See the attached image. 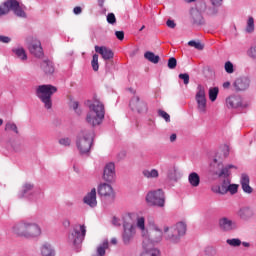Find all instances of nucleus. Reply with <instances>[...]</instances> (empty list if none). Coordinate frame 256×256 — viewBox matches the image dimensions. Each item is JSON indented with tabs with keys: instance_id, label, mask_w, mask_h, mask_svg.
Listing matches in <instances>:
<instances>
[{
	"instance_id": "obj_1",
	"label": "nucleus",
	"mask_w": 256,
	"mask_h": 256,
	"mask_svg": "<svg viewBox=\"0 0 256 256\" xmlns=\"http://www.w3.org/2000/svg\"><path fill=\"white\" fill-rule=\"evenodd\" d=\"M13 232L18 237H24V239H37L41 237L43 230H41L39 224L24 220L13 227Z\"/></svg>"
},
{
	"instance_id": "obj_2",
	"label": "nucleus",
	"mask_w": 256,
	"mask_h": 256,
	"mask_svg": "<svg viewBox=\"0 0 256 256\" xmlns=\"http://www.w3.org/2000/svg\"><path fill=\"white\" fill-rule=\"evenodd\" d=\"M90 111L86 116V121L92 127H97L103 123L105 119V105L99 100H94L93 103L89 104Z\"/></svg>"
},
{
	"instance_id": "obj_3",
	"label": "nucleus",
	"mask_w": 256,
	"mask_h": 256,
	"mask_svg": "<svg viewBox=\"0 0 256 256\" xmlns=\"http://www.w3.org/2000/svg\"><path fill=\"white\" fill-rule=\"evenodd\" d=\"M164 237L170 243H179L182 237L187 234V223L180 221L173 226L164 227Z\"/></svg>"
},
{
	"instance_id": "obj_4",
	"label": "nucleus",
	"mask_w": 256,
	"mask_h": 256,
	"mask_svg": "<svg viewBox=\"0 0 256 256\" xmlns=\"http://www.w3.org/2000/svg\"><path fill=\"white\" fill-rule=\"evenodd\" d=\"M135 214H125L122 217L123 221V233H122V241L124 245H131L133 243V240L135 239V235L137 233L135 228V222L133 219H135Z\"/></svg>"
},
{
	"instance_id": "obj_5",
	"label": "nucleus",
	"mask_w": 256,
	"mask_h": 256,
	"mask_svg": "<svg viewBox=\"0 0 256 256\" xmlns=\"http://www.w3.org/2000/svg\"><path fill=\"white\" fill-rule=\"evenodd\" d=\"M95 138V132L93 130H81L76 138V147L81 155H87L91 151V145H93V139Z\"/></svg>"
},
{
	"instance_id": "obj_6",
	"label": "nucleus",
	"mask_w": 256,
	"mask_h": 256,
	"mask_svg": "<svg viewBox=\"0 0 256 256\" xmlns=\"http://www.w3.org/2000/svg\"><path fill=\"white\" fill-rule=\"evenodd\" d=\"M85 235H87V226H85V224H75L72 231L68 234V245L74 249H79V247H81V243L85 241Z\"/></svg>"
},
{
	"instance_id": "obj_7",
	"label": "nucleus",
	"mask_w": 256,
	"mask_h": 256,
	"mask_svg": "<svg viewBox=\"0 0 256 256\" xmlns=\"http://www.w3.org/2000/svg\"><path fill=\"white\" fill-rule=\"evenodd\" d=\"M54 93H57V87L50 84L40 85L36 88V96L44 103L45 109L53 107L51 97H53Z\"/></svg>"
},
{
	"instance_id": "obj_8",
	"label": "nucleus",
	"mask_w": 256,
	"mask_h": 256,
	"mask_svg": "<svg viewBox=\"0 0 256 256\" xmlns=\"http://www.w3.org/2000/svg\"><path fill=\"white\" fill-rule=\"evenodd\" d=\"M10 11H13L17 17H27L17 0H7L0 5V17L9 15Z\"/></svg>"
},
{
	"instance_id": "obj_9",
	"label": "nucleus",
	"mask_w": 256,
	"mask_h": 256,
	"mask_svg": "<svg viewBox=\"0 0 256 256\" xmlns=\"http://www.w3.org/2000/svg\"><path fill=\"white\" fill-rule=\"evenodd\" d=\"M19 199H29L30 201H38L43 198V193L40 190L35 189V186L31 183H25L22 185L21 190L18 193Z\"/></svg>"
},
{
	"instance_id": "obj_10",
	"label": "nucleus",
	"mask_w": 256,
	"mask_h": 256,
	"mask_svg": "<svg viewBox=\"0 0 256 256\" xmlns=\"http://www.w3.org/2000/svg\"><path fill=\"white\" fill-rule=\"evenodd\" d=\"M146 201L156 207H165V192L162 189L150 191L146 195Z\"/></svg>"
},
{
	"instance_id": "obj_11",
	"label": "nucleus",
	"mask_w": 256,
	"mask_h": 256,
	"mask_svg": "<svg viewBox=\"0 0 256 256\" xmlns=\"http://www.w3.org/2000/svg\"><path fill=\"white\" fill-rule=\"evenodd\" d=\"M195 99L199 113H207V96L202 85H198Z\"/></svg>"
},
{
	"instance_id": "obj_12",
	"label": "nucleus",
	"mask_w": 256,
	"mask_h": 256,
	"mask_svg": "<svg viewBox=\"0 0 256 256\" xmlns=\"http://www.w3.org/2000/svg\"><path fill=\"white\" fill-rule=\"evenodd\" d=\"M97 191L101 199H109L110 201H113V199H115V190L113 189V186H111V184L100 183L97 187Z\"/></svg>"
},
{
	"instance_id": "obj_13",
	"label": "nucleus",
	"mask_w": 256,
	"mask_h": 256,
	"mask_svg": "<svg viewBox=\"0 0 256 256\" xmlns=\"http://www.w3.org/2000/svg\"><path fill=\"white\" fill-rule=\"evenodd\" d=\"M147 238L144 237V241L146 243L150 241V243H161L163 240V230L159 228L157 225H152L150 230H149V235L146 236Z\"/></svg>"
},
{
	"instance_id": "obj_14",
	"label": "nucleus",
	"mask_w": 256,
	"mask_h": 256,
	"mask_svg": "<svg viewBox=\"0 0 256 256\" xmlns=\"http://www.w3.org/2000/svg\"><path fill=\"white\" fill-rule=\"evenodd\" d=\"M218 226L220 227L221 231H224L226 233L235 231L238 228L237 222L227 217L220 218L218 220Z\"/></svg>"
},
{
	"instance_id": "obj_15",
	"label": "nucleus",
	"mask_w": 256,
	"mask_h": 256,
	"mask_svg": "<svg viewBox=\"0 0 256 256\" xmlns=\"http://www.w3.org/2000/svg\"><path fill=\"white\" fill-rule=\"evenodd\" d=\"M226 157H229V146L223 145L220 148V153L218 152L211 161L210 166L215 167L217 165L218 167H221V165H223V159H226Z\"/></svg>"
},
{
	"instance_id": "obj_16",
	"label": "nucleus",
	"mask_w": 256,
	"mask_h": 256,
	"mask_svg": "<svg viewBox=\"0 0 256 256\" xmlns=\"http://www.w3.org/2000/svg\"><path fill=\"white\" fill-rule=\"evenodd\" d=\"M130 108L137 113H147V103L141 100L139 96H134L130 100Z\"/></svg>"
},
{
	"instance_id": "obj_17",
	"label": "nucleus",
	"mask_w": 256,
	"mask_h": 256,
	"mask_svg": "<svg viewBox=\"0 0 256 256\" xmlns=\"http://www.w3.org/2000/svg\"><path fill=\"white\" fill-rule=\"evenodd\" d=\"M226 106L228 109H239L246 107L245 104H243V99L241 96L237 95H232L226 98Z\"/></svg>"
},
{
	"instance_id": "obj_18",
	"label": "nucleus",
	"mask_w": 256,
	"mask_h": 256,
	"mask_svg": "<svg viewBox=\"0 0 256 256\" xmlns=\"http://www.w3.org/2000/svg\"><path fill=\"white\" fill-rule=\"evenodd\" d=\"M115 175V163H107L103 171L104 181H107V183H112V181H115Z\"/></svg>"
},
{
	"instance_id": "obj_19",
	"label": "nucleus",
	"mask_w": 256,
	"mask_h": 256,
	"mask_svg": "<svg viewBox=\"0 0 256 256\" xmlns=\"http://www.w3.org/2000/svg\"><path fill=\"white\" fill-rule=\"evenodd\" d=\"M217 167L218 169H220V171H216L215 175H217V177H219V179H229V176L231 175V169H236L235 165L233 164H228L226 166H214Z\"/></svg>"
},
{
	"instance_id": "obj_20",
	"label": "nucleus",
	"mask_w": 256,
	"mask_h": 256,
	"mask_svg": "<svg viewBox=\"0 0 256 256\" xmlns=\"http://www.w3.org/2000/svg\"><path fill=\"white\" fill-rule=\"evenodd\" d=\"M140 256H161V251L158 248L147 245V240H143V251Z\"/></svg>"
},
{
	"instance_id": "obj_21",
	"label": "nucleus",
	"mask_w": 256,
	"mask_h": 256,
	"mask_svg": "<svg viewBox=\"0 0 256 256\" xmlns=\"http://www.w3.org/2000/svg\"><path fill=\"white\" fill-rule=\"evenodd\" d=\"M251 85V80L247 77H240L234 81V89L237 91H247V88Z\"/></svg>"
},
{
	"instance_id": "obj_22",
	"label": "nucleus",
	"mask_w": 256,
	"mask_h": 256,
	"mask_svg": "<svg viewBox=\"0 0 256 256\" xmlns=\"http://www.w3.org/2000/svg\"><path fill=\"white\" fill-rule=\"evenodd\" d=\"M83 201L89 207H97V189L92 188L84 197Z\"/></svg>"
},
{
	"instance_id": "obj_23",
	"label": "nucleus",
	"mask_w": 256,
	"mask_h": 256,
	"mask_svg": "<svg viewBox=\"0 0 256 256\" xmlns=\"http://www.w3.org/2000/svg\"><path fill=\"white\" fill-rule=\"evenodd\" d=\"M237 216L242 221H249V219L253 217V209H251L249 206L241 207L237 212Z\"/></svg>"
},
{
	"instance_id": "obj_24",
	"label": "nucleus",
	"mask_w": 256,
	"mask_h": 256,
	"mask_svg": "<svg viewBox=\"0 0 256 256\" xmlns=\"http://www.w3.org/2000/svg\"><path fill=\"white\" fill-rule=\"evenodd\" d=\"M230 183L231 179H224L221 185L212 187L213 193H218L219 195H227Z\"/></svg>"
},
{
	"instance_id": "obj_25",
	"label": "nucleus",
	"mask_w": 256,
	"mask_h": 256,
	"mask_svg": "<svg viewBox=\"0 0 256 256\" xmlns=\"http://www.w3.org/2000/svg\"><path fill=\"white\" fill-rule=\"evenodd\" d=\"M29 51L34 57H43V47H41L40 41H34L29 46Z\"/></svg>"
},
{
	"instance_id": "obj_26",
	"label": "nucleus",
	"mask_w": 256,
	"mask_h": 256,
	"mask_svg": "<svg viewBox=\"0 0 256 256\" xmlns=\"http://www.w3.org/2000/svg\"><path fill=\"white\" fill-rule=\"evenodd\" d=\"M96 53L102 55V59L105 61H109V59H113V51L105 46H95Z\"/></svg>"
},
{
	"instance_id": "obj_27",
	"label": "nucleus",
	"mask_w": 256,
	"mask_h": 256,
	"mask_svg": "<svg viewBox=\"0 0 256 256\" xmlns=\"http://www.w3.org/2000/svg\"><path fill=\"white\" fill-rule=\"evenodd\" d=\"M249 183V175L242 174L240 177V185L242 187V191H244V193H247L248 195H251V193H253V188L249 185Z\"/></svg>"
},
{
	"instance_id": "obj_28",
	"label": "nucleus",
	"mask_w": 256,
	"mask_h": 256,
	"mask_svg": "<svg viewBox=\"0 0 256 256\" xmlns=\"http://www.w3.org/2000/svg\"><path fill=\"white\" fill-rule=\"evenodd\" d=\"M41 69L46 75H53L55 73V65L49 60H44L41 63Z\"/></svg>"
},
{
	"instance_id": "obj_29",
	"label": "nucleus",
	"mask_w": 256,
	"mask_h": 256,
	"mask_svg": "<svg viewBox=\"0 0 256 256\" xmlns=\"http://www.w3.org/2000/svg\"><path fill=\"white\" fill-rule=\"evenodd\" d=\"M40 253L42 256H55V250L53 249V246L49 243H44L40 247Z\"/></svg>"
},
{
	"instance_id": "obj_30",
	"label": "nucleus",
	"mask_w": 256,
	"mask_h": 256,
	"mask_svg": "<svg viewBox=\"0 0 256 256\" xmlns=\"http://www.w3.org/2000/svg\"><path fill=\"white\" fill-rule=\"evenodd\" d=\"M188 183L191 187H199L201 184V177L196 172H192L188 175Z\"/></svg>"
},
{
	"instance_id": "obj_31",
	"label": "nucleus",
	"mask_w": 256,
	"mask_h": 256,
	"mask_svg": "<svg viewBox=\"0 0 256 256\" xmlns=\"http://www.w3.org/2000/svg\"><path fill=\"white\" fill-rule=\"evenodd\" d=\"M107 249H109V241L104 240L101 244L97 246L96 253L92 256H105Z\"/></svg>"
},
{
	"instance_id": "obj_32",
	"label": "nucleus",
	"mask_w": 256,
	"mask_h": 256,
	"mask_svg": "<svg viewBox=\"0 0 256 256\" xmlns=\"http://www.w3.org/2000/svg\"><path fill=\"white\" fill-rule=\"evenodd\" d=\"M143 177L146 179H159V170L152 168V169H144L142 171Z\"/></svg>"
},
{
	"instance_id": "obj_33",
	"label": "nucleus",
	"mask_w": 256,
	"mask_h": 256,
	"mask_svg": "<svg viewBox=\"0 0 256 256\" xmlns=\"http://www.w3.org/2000/svg\"><path fill=\"white\" fill-rule=\"evenodd\" d=\"M12 53H14V55L20 59V61H27V52H25L23 47L13 48Z\"/></svg>"
},
{
	"instance_id": "obj_34",
	"label": "nucleus",
	"mask_w": 256,
	"mask_h": 256,
	"mask_svg": "<svg viewBox=\"0 0 256 256\" xmlns=\"http://www.w3.org/2000/svg\"><path fill=\"white\" fill-rule=\"evenodd\" d=\"M144 57L145 59H147V61H150V63H154V65H157V63H159V55H155V53L151 51L145 52Z\"/></svg>"
},
{
	"instance_id": "obj_35",
	"label": "nucleus",
	"mask_w": 256,
	"mask_h": 256,
	"mask_svg": "<svg viewBox=\"0 0 256 256\" xmlns=\"http://www.w3.org/2000/svg\"><path fill=\"white\" fill-rule=\"evenodd\" d=\"M136 221H137L136 225H137L138 229L142 231L143 237H145V239H147V236H145V218L137 217Z\"/></svg>"
},
{
	"instance_id": "obj_36",
	"label": "nucleus",
	"mask_w": 256,
	"mask_h": 256,
	"mask_svg": "<svg viewBox=\"0 0 256 256\" xmlns=\"http://www.w3.org/2000/svg\"><path fill=\"white\" fill-rule=\"evenodd\" d=\"M253 31H255V19H253V16H250L246 24V33H253Z\"/></svg>"
},
{
	"instance_id": "obj_37",
	"label": "nucleus",
	"mask_w": 256,
	"mask_h": 256,
	"mask_svg": "<svg viewBox=\"0 0 256 256\" xmlns=\"http://www.w3.org/2000/svg\"><path fill=\"white\" fill-rule=\"evenodd\" d=\"M219 95V88L213 87L209 89V99L214 102L217 101V96Z\"/></svg>"
},
{
	"instance_id": "obj_38",
	"label": "nucleus",
	"mask_w": 256,
	"mask_h": 256,
	"mask_svg": "<svg viewBox=\"0 0 256 256\" xmlns=\"http://www.w3.org/2000/svg\"><path fill=\"white\" fill-rule=\"evenodd\" d=\"M5 131H12V133H15L16 135L19 133L17 124L13 122L6 123Z\"/></svg>"
},
{
	"instance_id": "obj_39",
	"label": "nucleus",
	"mask_w": 256,
	"mask_h": 256,
	"mask_svg": "<svg viewBox=\"0 0 256 256\" xmlns=\"http://www.w3.org/2000/svg\"><path fill=\"white\" fill-rule=\"evenodd\" d=\"M93 71H99V55L94 54L91 61Z\"/></svg>"
},
{
	"instance_id": "obj_40",
	"label": "nucleus",
	"mask_w": 256,
	"mask_h": 256,
	"mask_svg": "<svg viewBox=\"0 0 256 256\" xmlns=\"http://www.w3.org/2000/svg\"><path fill=\"white\" fill-rule=\"evenodd\" d=\"M226 243H227V245H230V247H240L241 239H239V238L227 239Z\"/></svg>"
},
{
	"instance_id": "obj_41",
	"label": "nucleus",
	"mask_w": 256,
	"mask_h": 256,
	"mask_svg": "<svg viewBox=\"0 0 256 256\" xmlns=\"http://www.w3.org/2000/svg\"><path fill=\"white\" fill-rule=\"evenodd\" d=\"M224 69H225L226 73H228V75H231L232 73H235V66H233L231 61H227L224 64Z\"/></svg>"
},
{
	"instance_id": "obj_42",
	"label": "nucleus",
	"mask_w": 256,
	"mask_h": 256,
	"mask_svg": "<svg viewBox=\"0 0 256 256\" xmlns=\"http://www.w3.org/2000/svg\"><path fill=\"white\" fill-rule=\"evenodd\" d=\"M193 19H194V24L195 25H203L204 21H203V16H201V13L196 12L193 15Z\"/></svg>"
},
{
	"instance_id": "obj_43",
	"label": "nucleus",
	"mask_w": 256,
	"mask_h": 256,
	"mask_svg": "<svg viewBox=\"0 0 256 256\" xmlns=\"http://www.w3.org/2000/svg\"><path fill=\"white\" fill-rule=\"evenodd\" d=\"M239 191V185L237 184H228V193H230V195H235L237 194V192Z\"/></svg>"
},
{
	"instance_id": "obj_44",
	"label": "nucleus",
	"mask_w": 256,
	"mask_h": 256,
	"mask_svg": "<svg viewBox=\"0 0 256 256\" xmlns=\"http://www.w3.org/2000/svg\"><path fill=\"white\" fill-rule=\"evenodd\" d=\"M188 45L190 47H194L195 49H198V51H203V44L201 42H196L195 40H191L188 42Z\"/></svg>"
},
{
	"instance_id": "obj_45",
	"label": "nucleus",
	"mask_w": 256,
	"mask_h": 256,
	"mask_svg": "<svg viewBox=\"0 0 256 256\" xmlns=\"http://www.w3.org/2000/svg\"><path fill=\"white\" fill-rule=\"evenodd\" d=\"M158 115H159V117H162V119L165 120L166 123L171 122V116L167 112H165L164 110H159Z\"/></svg>"
},
{
	"instance_id": "obj_46",
	"label": "nucleus",
	"mask_w": 256,
	"mask_h": 256,
	"mask_svg": "<svg viewBox=\"0 0 256 256\" xmlns=\"http://www.w3.org/2000/svg\"><path fill=\"white\" fill-rule=\"evenodd\" d=\"M107 23L110 25H115L117 23V18L115 17L114 13H109L107 15Z\"/></svg>"
},
{
	"instance_id": "obj_47",
	"label": "nucleus",
	"mask_w": 256,
	"mask_h": 256,
	"mask_svg": "<svg viewBox=\"0 0 256 256\" xmlns=\"http://www.w3.org/2000/svg\"><path fill=\"white\" fill-rule=\"evenodd\" d=\"M248 57L251 59H256V46H252L247 51Z\"/></svg>"
},
{
	"instance_id": "obj_48",
	"label": "nucleus",
	"mask_w": 256,
	"mask_h": 256,
	"mask_svg": "<svg viewBox=\"0 0 256 256\" xmlns=\"http://www.w3.org/2000/svg\"><path fill=\"white\" fill-rule=\"evenodd\" d=\"M177 67V59L175 57H171L168 60V68L169 69H175Z\"/></svg>"
},
{
	"instance_id": "obj_49",
	"label": "nucleus",
	"mask_w": 256,
	"mask_h": 256,
	"mask_svg": "<svg viewBox=\"0 0 256 256\" xmlns=\"http://www.w3.org/2000/svg\"><path fill=\"white\" fill-rule=\"evenodd\" d=\"M178 77L184 82V85H189V74L187 73L179 74Z\"/></svg>"
},
{
	"instance_id": "obj_50",
	"label": "nucleus",
	"mask_w": 256,
	"mask_h": 256,
	"mask_svg": "<svg viewBox=\"0 0 256 256\" xmlns=\"http://www.w3.org/2000/svg\"><path fill=\"white\" fill-rule=\"evenodd\" d=\"M60 145H63L64 147H69L71 145V139L70 138H62L59 140Z\"/></svg>"
},
{
	"instance_id": "obj_51",
	"label": "nucleus",
	"mask_w": 256,
	"mask_h": 256,
	"mask_svg": "<svg viewBox=\"0 0 256 256\" xmlns=\"http://www.w3.org/2000/svg\"><path fill=\"white\" fill-rule=\"evenodd\" d=\"M115 36L119 41H123L125 39V32L123 31H116Z\"/></svg>"
},
{
	"instance_id": "obj_52",
	"label": "nucleus",
	"mask_w": 256,
	"mask_h": 256,
	"mask_svg": "<svg viewBox=\"0 0 256 256\" xmlns=\"http://www.w3.org/2000/svg\"><path fill=\"white\" fill-rule=\"evenodd\" d=\"M0 43H11V38L8 36L0 35Z\"/></svg>"
},
{
	"instance_id": "obj_53",
	"label": "nucleus",
	"mask_w": 256,
	"mask_h": 256,
	"mask_svg": "<svg viewBox=\"0 0 256 256\" xmlns=\"http://www.w3.org/2000/svg\"><path fill=\"white\" fill-rule=\"evenodd\" d=\"M213 7H221L223 5V0H211Z\"/></svg>"
},
{
	"instance_id": "obj_54",
	"label": "nucleus",
	"mask_w": 256,
	"mask_h": 256,
	"mask_svg": "<svg viewBox=\"0 0 256 256\" xmlns=\"http://www.w3.org/2000/svg\"><path fill=\"white\" fill-rule=\"evenodd\" d=\"M166 25L170 29H175V27H177V24H175V21H173V20H167Z\"/></svg>"
},
{
	"instance_id": "obj_55",
	"label": "nucleus",
	"mask_w": 256,
	"mask_h": 256,
	"mask_svg": "<svg viewBox=\"0 0 256 256\" xmlns=\"http://www.w3.org/2000/svg\"><path fill=\"white\" fill-rule=\"evenodd\" d=\"M71 107L74 109V111H76V113H78V114L81 113L77 110V109H79V102H77V101L72 102Z\"/></svg>"
},
{
	"instance_id": "obj_56",
	"label": "nucleus",
	"mask_w": 256,
	"mask_h": 256,
	"mask_svg": "<svg viewBox=\"0 0 256 256\" xmlns=\"http://www.w3.org/2000/svg\"><path fill=\"white\" fill-rule=\"evenodd\" d=\"M82 11H83V10H82L81 7H79V6H76V7L73 9L74 15H81Z\"/></svg>"
},
{
	"instance_id": "obj_57",
	"label": "nucleus",
	"mask_w": 256,
	"mask_h": 256,
	"mask_svg": "<svg viewBox=\"0 0 256 256\" xmlns=\"http://www.w3.org/2000/svg\"><path fill=\"white\" fill-rule=\"evenodd\" d=\"M62 225H63L65 228H67V227H70L71 222H70L69 220L65 219V220H63Z\"/></svg>"
},
{
	"instance_id": "obj_58",
	"label": "nucleus",
	"mask_w": 256,
	"mask_h": 256,
	"mask_svg": "<svg viewBox=\"0 0 256 256\" xmlns=\"http://www.w3.org/2000/svg\"><path fill=\"white\" fill-rule=\"evenodd\" d=\"M113 225L119 226L121 225V222L119 221V219L117 217H114L112 220Z\"/></svg>"
},
{
	"instance_id": "obj_59",
	"label": "nucleus",
	"mask_w": 256,
	"mask_h": 256,
	"mask_svg": "<svg viewBox=\"0 0 256 256\" xmlns=\"http://www.w3.org/2000/svg\"><path fill=\"white\" fill-rule=\"evenodd\" d=\"M175 141H177V134L170 135V142L175 143Z\"/></svg>"
},
{
	"instance_id": "obj_60",
	"label": "nucleus",
	"mask_w": 256,
	"mask_h": 256,
	"mask_svg": "<svg viewBox=\"0 0 256 256\" xmlns=\"http://www.w3.org/2000/svg\"><path fill=\"white\" fill-rule=\"evenodd\" d=\"M223 87L224 89H229V87H231V82H224Z\"/></svg>"
},
{
	"instance_id": "obj_61",
	"label": "nucleus",
	"mask_w": 256,
	"mask_h": 256,
	"mask_svg": "<svg viewBox=\"0 0 256 256\" xmlns=\"http://www.w3.org/2000/svg\"><path fill=\"white\" fill-rule=\"evenodd\" d=\"M104 4H105V0H98L99 7H103Z\"/></svg>"
},
{
	"instance_id": "obj_62",
	"label": "nucleus",
	"mask_w": 256,
	"mask_h": 256,
	"mask_svg": "<svg viewBox=\"0 0 256 256\" xmlns=\"http://www.w3.org/2000/svg\"><path fill=\"white\" fill-rule=\"evenodd\" d=\"M241 245H243V247H250L249 242H241Z\"/></svg>"
},
{
	"instance_id": "obj_63",
	"label": "nucleus",
	"mask_w": 256,
	"mask_h": 256,
	"mask_svg": "<svg viewBox=\"0 0 256 256\" xmlns=\"http://www.w3.org/2000/svg\"><path fill=\"white\" fill-rule=\"evenodd\" d=\"M111 243L112 245H117V238H112Z\"/></svg>"
},
{
	"instance_id": "obj_64",
	"label": "nucleus",
	"mask_w": 256,
	"mask_h": 256,
	"mask_svg": "<svg viewBox=\"0 0 256 256\" xmlns=\"http://www.w3.org/2000/svg\"><path fill=\"white\" fill-rule=\"evenodd\" d=\"M21 149V146L18 145L17 147H14V151H19Z\"/></svg>"
}]
</instances>
